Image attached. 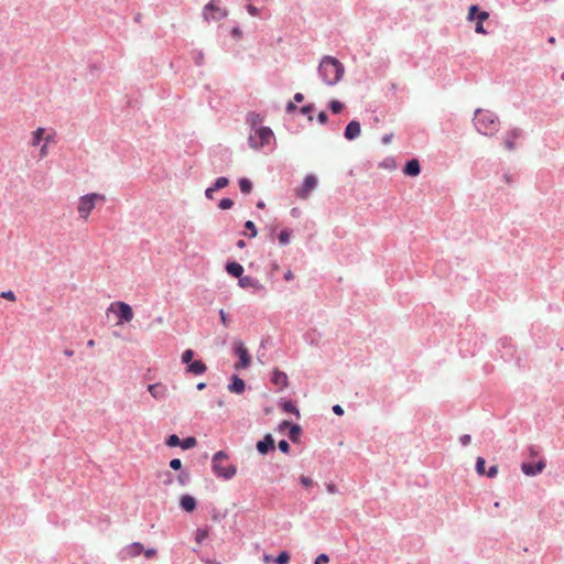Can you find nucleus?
<instances>
[{"label": "nucleus", "mask_w": 564, "mask_h": 564, "mask_svg": "<svg viewBox=\"0 0 564 564\" xmlns=\"http://www.w3.org/2000/svg\"><path fill=\"white\" fill-rule=\"evenodd\" d=\"M344 72V65L332 56H325L318 67V73L323 78V82L330 86L337 84L341 79Z\"/></svg>", "instance_id": "1"}, {"label": "nucleus", "mask_w": 564, "mask_h": 564, "mask_svg": "<svg viewBox=\"0 0 564 564\" xmlns=\"http://www.w3.org/2000/svg\"><path fill=\"white\" fill-rule=\"evenodd\" d=\"M474 124L481 134L491 137L498 130L499 121L494 112L478 109L475 112Z\"/></svg>", "instance_id": "2"}, {"label": "nucleus", "mask_w": 564, "mask_h": 564, "mask_svg": "<svg viewBox=\"0 0 564 564\" xmlns=\"http://www.w3.org/2000/svg\"><path fill=\"white\" fill-rule=\"evenodd\" d=\"M228 454L225 451L216 452L212 457V471L217 478L224 480L232 479L237 474V467L234 464H229L226 468H221V460L227 459Z\"/></svg>", "instance_id": "3"}, {"label": "nucleus", "mask_w": 564, "mask_h": 564, "mask_svg": "<svg viewBox=\"0 0 564 564\" xmlns=\"http://www.w3.org/2000/svg\"><path fill=\"white\" fill-rule=\"evenodd\" d=\"M195 351L185 349L181 356V362L185 366V372L193 376H202L207 371V366L202 359H194Z\"/></svg>", "instance_id": "4"}, {"label": "nucleus", "mask_w": 564, "mask_h": 564, "mask_svg": "<svg viewBox=\"0 0 564 564\" xmlns=\"http://www.w3.org/2000/svg\"><path fill=\"white\" fill-rule=\"evenodd\" d=\"M105 202V196L98 193H88L79 197L77 210L79 216L87 219L97 202Z\"/></svg>", "instance_id": "5"}, {"label": "nucleus", "mask_w": 564, "mask_h": 564, "mask_svg": "<svg viewBox=\"0 0 564 564\" xmlns=\"http://www.w3.org/2000/svg\"><path fill=\"white\" fill-rule=\"evenodd\" d=\"M107 311L112 312L117 316L118 325L129 323L133 318L132 307L128 303L122 301L112 302Z\"/></svg>", "instance_id": "6"}, {"label": "nucleus", "mask_w": 564, "mask_h": 564, "mask_svg": "<svg viewBox=\"0 0 564 564\" xmlns=\"http://www.w3.org/2000/svg\"><path fill=\"white\" fill-rule=\"evenodd\" d=\"M498 351L506 361H510L512 359L516 360V364L519 368L523 367L521 362V358L517 357V347L513 344L512 339L509 337H502L498 341Z\"/></svg>", "instance_id": "7"}, {"label": "nucleus", "mask_w": 564, "mask_h": 564, "mask_svg": "<svg viewBox=\"0 0 564 564\" xmlns=\"http://www.w3.org/2000/svg\"><path fill=\"white\" fill-rule=\"evenodd\" d=\"M232 352L238 358V361L235 364V369H246L251 365V355L241 340H236L234 343Z\"/></svg>", "instance_id": "8"}, {"label": "nucleus", "mask_w": 564, "mask_h": 564, "mask_svg": "<svg viewBox=\"0 0 564 564\" xmlns=\"http://www.w3.org/2000/svg\"><path fill=\"white\" fill-rule=\"evenodd\" d=\"M250 122L253 130L250 139L257 138L260 141H269L273 138V131L269 127L262 126V120L259 116L252 115Z\"/></svg>", "instance_id": "9"}, {"label": "nucleus", "mask_w": 564, "mask_h": 564, "mask_svg": "<svg viewBox=\"0 0 564 564\" xmlns=\"http://www.w3.org/2000/svg\"><path fill=\"white\" fill-rule=\"evenodd\" d=\"M546 467V460L544 458H540L536 462H522L520 465L521 471L529 477H535L540 475Z\"/></svg>", "instance_id": "10"}, {"label": "nucleus", "mask_w": 564, "mask_h": 564, "mask_svg": "<svg viewBox=\"0 0 564 564\" xmlns=\"http://www.w3.org/2000/svg\"><path fill=\"white\" fill-rule=\"evenodd\" d=\"M227 15V11L220 8L215 0H212L204 8L205 20L220 21Z\"/></svg>", "instance_id": "11"}, {"label": "nucleus", "mask_w": 564, "mask_h": 564, "mask_svg": "<svg viewBox=\"0 0 564 564\" xmlns=\"http://www.w3.org/2000/svg\"><path fill=\"white\" fill-rule=\"evenodd\" d=\"M318 181L314 174H308L304 177L300 189L296 195L300 198H306L308 194L317 187Z\"/></svg>", "instance_id": "12"}, {"label": "nucleus", "mask_w": 564, "mask_h": 564, "mask_svg": "<svg viewBox=\"0 0 564 564\" xmlns=\"http://www.w3.org/2000/svg\"><path fill=\"white\" fill-rule=\"evenodd\" d=\"M256 448L258 453L262 456L268 455L275 449V442L273 436L270 433H267L261 440H259L256 444Z\"/></svg>", "instance_id": "13"}, {"label": "nucleus", "mask_w": 564, "mask_h": 564, "mask_svg": "<svg viewBox=\"0 0 564 564\" xmlns=\"http://www.w3.org/2000/svg\"><path fill=\"white\" fill-rule=\"evenodd\" d=\"M238 285L239 288L241 289H248V288H251L253 289L254 293H260V292H263L265 293V288L263 284L260 283V281L253 276H250V275H242L239 280H238Z\"/></svg>", "instance_id": "14"}, {"label": "nucleus", "mask_w": 564, "mask_h": 564, "mask_svg": "<svg viewBox=\"0 0 564 564\" xmlns=\"http://www.w3.org/2000/svg\"><path fill=\"white\" fill-rule=\"evenodd\" d=\"M278 406L281 411L288 414L294 415L296 419L301 417L300 409L296 405L295 401L286 398H282L278 402Z\"/></svg>", "instance_id": "15"}, {"label": "nucleus", "mask_w": 564, "mask_h": 564, "mask_svg": "<svg viewBox=\"0 0 564 564\" xmlns=\"http://www.w3.org/2000/svg\"><path fill=\"white\" fill-rule=\"evenodd\" d=\"M270 380L274 386L279 387V390L288 388L290 384L288 375L279 368L272 370Z\"/></svg>", "instance_id": "16"}, {"label": "nucleus", "mask_w": 564, "mask_h": 564, "mask_svg": "<svg viewBox=\"0 0 564 564\" xmlns=\"http://www.w3.org/2000/svg\"><path fill=\"white\" fill-rule=\"evenodd\" d=\"M421 163L416 158L410 159L405 162L402 173L409 177H416L421 174Z\"/></svg>", "instance_id": "17"}, {"label": "nucleus", "mask_w": 564, "mask_h": 564, "mask_svg": "<svg viewBox=\"0 0 564 564\" xmlns=\"http://www.w3.org/2000/svg\"><path fill=\"white\" fill-rule=\"evenodd\" d=\"M225 271L231 278L240 279L243 275V267L236 260H227L225 263Z\"/></svg>", "instance_id": "18"}, {"label": "nucleus", "mask_w": 564, "mask_h": 564, "mask_svg": "<svg viewBox=\"0 0 564 564\" xmlns=\"http://www.w3.org/2000/svg\"><path fill=\"white\" fill-rule=\"evenodd\" d=\"M228 390L235 394H241L246 390V382L238 375L234 373L229 378Z\"/></svg>", "instance_id": "19"}, {"label": "nucleus", "mask_w": 564, "mask_h": 564, "mask_svg": "<svg viewBox=\"0 0 564 564\" xmlns=\"http://www.w3.org/2000/svg\"><path fill=\"white\" fill-rule=\"evenodd\" d=\"M180 508L187 513L194 512L197 508L196 498L189 494L182 495L180 498Z\"/></svg>", "instance_id": "20"}, {"label": "nucleus", "mask_w": 564, "mask_h": 564, "mask_svg": "<svg viewBox=\"0 0 564 564\" xmlns=\"http://www.w3.org/2000/svg\"><path fill=\"white\" fill-rule=\"evenodd\" d=\"M149 393L156 400H164L166 398V387L161 383H151L148 386Z\"/></svg>", "instance_id": "21"}, {"label": "nucleus", "mask_w": 564, "mask_h": 564, "mask_svg": "<svg viewBox=\"0 0 564 564\" xmlns=\"http://www.w3.org/2000/svg\"><path fill=\"white\" fill-rule=\"evenodd\" d=\"M302 433V426L297 423L292 422L288 430V437L293 444H297L301 441Z\"/></svg>", "instance_id": "22"}, {"label": "nucleus", "mask_w": 564, "mask_h": 564, "mask_svg": "<svg viewBox=\"0 0 564 564\" xmlns=\"http://www.w3.org/2000/svg\"><path fill=\"white\" fill-rule=\"evenodd\" d=\"M359 133H360L359 122L356 120L350 121L346 127L345 137L347 139L351 140V139L357 138L359 135Z\"/></svg>", "instance_id": "23"}, {"label": "nucleus", "mask_w": 564, "mask_h": 564, "mask_svg": "<svg viewBox=\"0 0 564 564\" xmlns=\"http://www.w3.org/2000/svg\"><path fill=\"white\" fill-rule=\"evenodd\" d=\"M34 141H51L55 138V133H47L44 128H39L33 132Z\"/></svg>", "instance_id": "24"}, {"label": "nucleus", "mask_w": 564, "mask_h": 564, "mask_svg": "<svg viewBox=\"0 0 564 564\" xmlns=\"http://www.w3.org/2000/svg\"><path fill=\"white\" fill-rule=\"evenodd\" d=\"M291 236L292 230L290 228H283L278 235L280 246H288L291 242Z\"/></svg>", "instance_id": "25"}, {"label": "nucleus", "mask_w": 564, "mask_h": 564, "mask_svg": "<svg viewBox=\"0 0 564 564\" xmlns=\"http://www.w3.org/2000/svg\"><path fill=\"white\" fill-rule=\"evenodd\" d=\"M238 185H239L240 192L245 195L250 194L253 188V184L248 177L239 178Z\"/></svg>", "instance_id": "26"}, {"label": "nucleus", "mask_w": 564, "mask_h": 564, "mask_svg": "<svg viewBox=\"0 0 564 564\" xmlns=\"http://www.w3.org/2000/svg\"><path fill=\"white\" fill-rule=\"evenodd\" d=\"M229 185V178L226 177V176H219L217 177L213 184L210 185L212 186V191H220L225 187H227Z\"/></svg>", "instance_id": "27"}, {"label": "nucleus", "mask_w": 564, "mask_h": 564, "mask_svg": "<svg viewBox=\"0 0 564 564\" xmlns=\"http://www.w3.org/2000/svg\"><path fill=\"white\" fill-rule=\"evenodd\" d=\"M378 166L380 169L390 170V171H393L398 167L397 161L393 156H387L378 164Z\"/></svg>", "instance_id": "28"}, {"label": "nucleus", "mask_w": 564, "mask_h": 564, "mask_svg": "<svg viewBox=\"0 0 564 564\" xmlns=\"http://www.w3.org/2000/svg\"><path fill=\"white\" fill-rule=\"evenodd\" d=\"M243 227L248 232H242V235H247L250 239L257 237L258 228L252 220L245 221Z\"/></svg>", "instance_id": "29"}, {"label": "nucleus", "mask_w": 564, "mask_h": 564, "mask_svg": "<svg viewBox=\"0 0 564 564\" xmlns=\"http://www.w3.org/2000/svg\"><path fill=\"white\" fill-rule=\"evenodd\" d=\"M197 444V440L194 436H187L184 438H181L180 447L184 451L194 448Z\"/></svg>", "instance_id": "30"}, {"label": "nucleus", "mask_w": 564, "mask_h": 564, "mask_svg": "<svg viewBox=\"0 0 564 564\" xmlns=\"http://www.w3.org/2000/svg\"><path fill=\"white\" fill-rule=\"evenodd\" d=\"M290 560H291L290 552L283 550L278 553V555L273 560V563L274 564H289Z\"/></svg>", "instance_id": "31"}, {"label": "nucleus", "mask_w": 564, "mask_h": 564, "mask_svg": "<svg viewBox=\"0 0 564 564\" xmlns=\"http://www.w3.org/2000/svg\"><path fill=\"white\" fill-rule=\"evenodd\" d=\"M475 470L479 476H485L486 474V459L481 456H478L475 464Z\"/></svg>", "instance_id": "32"}, {"label": "nucleus", "mask_w": 564, "mask_h": 564, "mask_svg": "<svg viewBox=\"0 0 564 564\" xmlns=\"http://www.w3.org/2000/svg\"><path fill=\"white\" fill-rule=\"evenodd\" d=\"M208 536V529L207 528H197L195 530V541L198 544H202Z\"/></svg>", "instance_id": "33"}, {"label": "nucleus", "mask_w": 564, "mask_h": 564, "mask_svg": "<svg viewBox=\"0 0 564 564\" xmlns=\"http://www.w3.org/2000/svg\"><path fill=\"white\" fill-rule=\"evenodd\" d=\"M177 481L181 486H186L191 481V475L187 469L180 470V474L177 475Z\"/></svg>", "instance_id": "34"}, {"label": "nucleus", "mask_w": 564, "mask_h": 564, "mask_svg": "<svg viewBox=\"0 0 564 564\" xmlns=\"http://www.w3.org/2000/svg\"><path fill=\"white\" fill-rule=\"evenodd\" d=\"M181 438L176 434H170L165 438V445L169 447H180Z\"/></svg>", "instance_id": "35"}, {"label": "nucleus", "mask_w": 564, "mask_h": 564, "mask_svg": "<svg viewBox=\"0 0 564 564\" xmlns=\"http://www.w3.org/2000/svg\"><path fill=\"white\" fill-rule=\"evenodd\" d=\"M129 547H130V550H131V554H132L133 556H138V555L142 554V553H143V551H144V546H143V544H142V543H140V542H133V543H131V544H130V546H129Z\"/></svg>", "instance_id": "36"}, {"label": "nucleus", "mask_w": 564, "mask_h": 564, "mask_svg": "<svg viewBox=\"0 0 564 564\" xmlns=\"http://www.w3.org/2000/svg\"><path fill=\"white\" fill-rule=\"evenodd\" d=\"M234 200L229 197H224L219 200L218 203V208L223 209V210H226V209H230L232 206H234Z\"/></svg>", "instance_id": "37"}, {"label": "nucleus", "mask_w": 564, "mask_h": 564, "mask_svg": "<svg viewBox=\"0 0 564 564\" xmlns=\"http://www.w3.org/2000/svg\"><path fill=\"white\" fill-rule=\"evenodd\" d=\"M299 482L304 487L305 489H310L314 486V481L311 477L301 475L299 478Z\"/></svg>", "instance_id": "38"}, {"label": "nucleus", "mask_w": 564, "mask_h": 564, "mask_svg": "<svg viewBox=\"0 0 564 564\" xmlns=\"http://www.w3.org/2000/svg\"><path fill=\"white\" fill-rule=\"evenodd\" d=\"M278 448L283 454H290L291 453V445L286 440H281L278 443Z\"/></svg>", "instance_id": "39"}, {"label": "nucleus", "mask_w": 564, "mask_h": 564, "mask_svg": "<svg viewBox=\"0 0 564 564\" xmlns=\"http://www.w3.org/2000/svg\"><path fill=\"white\" fill-rule=\"evenodd\" d=\"M219 319H220V323L225 326V327H229L230 326V323H231V319L229 317V315L225 312V310L220 308L219 312Z\"/></svg>", "instance_id": "40"}, {"label": "nucleus", "mask_w": 564, "mask_h": 564, "mask_svg": "<svg viewBox=\"0 0 564 564\" xmlns=\"http://www.w3.org/2000/svg\"><path fill=\"white\" fill-rule=\"evenodd\" d=\"M169 466L171 469L175 471H180L183 469L182 460L180 458H172L169 463Z\"/></svg>", "instance_id": "41"}, {"label": "nucleus", "mask_w": 564, "mask_h": 564, "mask_svg": "<svg viewBox=\"0 0 564 564\" xmlns=\"http://www.w3.org/2000/svg\"><path fill=\"white\" fill-rule=\"evenodd\" d=\"M34 147L41 145L39 150V160L43 159L47 154V145L48 143H31Z\"/></svg>", "instance_id": "42"}, {"label": "nucleus", "mask_w": 564, "mask_h": 564, "mask_svg": "<svg viewBox=\"0 0 564 564\" xmlns=\"http://www.w3.org/2000/svg\"><path fill=\"white\" fill-rule=\"evenodd\" d=\"M329 107L334 113H339L343 110L344 105L338 100H333Z\"/></svg>", "instance_id": "43"}, {"label": "nucleus", "mask_w": 564, "mask_h": 564, "mask_svg": "<svg viewBox=\"0 0 564 564\" xmlns=\"http://www.w3.org/2000/svg\"><path fill=\"white\" fill-rule=\"evenodd\" d=\"M329 562V556L326 553H321L314 560V564H327Z\"/></svg>", "instance_id": "44"}, {"label": "nucleus", "mask_w": 564, "mask_h": 564, "mask_svg": "<svg viewBox=\"0 0 564 564\" xmlns=\"http://www.w3.org/2000/svg\"><path fill=\"white\" fill-rule=\"evenodd\" d=\"M498 475V465H491L488 469H486L485 476L488 478H495Z\"/></svg>", "instance_id": "45"}, {"label": "nucleus", "mask_w": 564, "mask_h": 564, "mask_svg": "<svg viewBox=\"0 0 564 564\" xmlns=\"http://www.w3.org/2000/svg\"><path fill=\"white\" fill-rule=\"evenodd\" d=\"M0 297L12 301V302L15 301V299H17L14 292L11 290L1 292Z\"/></svg>", "instance_id": "46"}, {"label": "nucleus", "mask_w": 564, "mask_h": 564, "mask_svg": "<svg viewBox=\"0 0 564 564\" xmlns=\"http://www.w3.org/2000/svg\"><path fill=\"white\" fill-rule=\"evenodd\" d=\"M471 442V436L469 434H463L459 436V443L462 446H468Z\"/></svg>", "instance_id": "47"}, {"label": "nucleus", "mask_w": 564, "mask_h": 564, "mask_svg": "<svg viewBox=\"0 0 564 564\" xmlns=\"http://www.w3.org/2000/svg\"><path fill=\"white\" fill-rule=\"evenodd\" d=\"M291 423H292L291 421L283 420V421H281V422L279 423V425H278V429H276V430H278L279 432H284V431L289 430V426L291 425Z\"/></svg>", "instance_id": "48"}, {"label": "nucleus", "mask_w": 564, "mask_h": 564, "mask_svg": "<svg viewBox=\"0 0 564 564\" xmlns=\"http://www.w3.org/2000/svg\"><path fill=\"white\" fill-rule=\"evenodd\" d=\"M158 550L154 547L144 549L143 554L147 558H152L156 555Z\"/></svg>", "instance_id": "49"}, {"label": "nucleus", "mask_w": 564, "mask_h": 564, "mask_svg": "<svg viewBox=\"0 0 564 564\" xmlns=\"http://www.w3.org/2000/svg\"><path fill=\"white\" fill-rule=\"evenodd\" d=\"M479 10L477 6H471L468 11V20L476 19V13L478 14Z\"/></svg>", "instance_id": "50"}, {"label": "nucleus", "mask_w": 564, "mask_h": 564, "mask_svg": "<svg viewBox=\"0 0 564 564\" xmlns=\"http://www.w3.org/2000/svg\"><path fill=\"white\" fill-rule=\"evenodd\" d=\"M247 11L252 17L259 15V9L257 7H254L253 4H248L247 6Z\"/></svg>", "instance_id": "51"}, {"label": "nucleus", "mask_w": 564, "mask_h": 564, "mask_svg": "<svg viewBox=\"0 0 564 564\" xmlns=\"http://www.w3.org/2000/svg\"><path fill=\"white\" fill-rule=\"evenodd\" d=\"M300 110H301V112L303 115L308 116L310 120H312V117L310 116V113L313 111V106L312 105H306V106L302 107Z\"/></svg>", "instance_id": "52"}, {"label": "nucleus", "mask_w": 564, "mask_h": 564, "mask_svg": "<svg viewBox=\"0 0 564 564\" xmlns=\"http://www.w3.org/2000/svg\"><path fill=\"white\" fill-rule=\"evenodd\" d=\"M489 18V13L487 11H479L477 14L478 22H484Z\"/></svg>", "instance_id": "53"}, {"label": "nucleus", "mask_w": 564, "mask_h": 564, "mask_svg": "<svg viewBox=\"0 0 564 564\" xmlns=\"http://www.w3.org/2000/svg\"><path fill=\"white\" fill-rule=\"evenodd\" d=\"M332 410H333V412H334L336 415H339V416H341V415L344 414V412H345V411H344V409H343V406H341V405H339V404H335V405H333Z\"/></svg>", "instance_id": "54"}, {"label": "nucleus", "mask_w": 564, "mask_h": 564, "mask_svg": "<svg viewBox=\"0 0 564 564\" xmlns=\"http://www.w3.org/2000/svg\"><path fill=\"white\" fill-rule=\"evenodd\" d=\"M267 144L268 143H249L250 148L254 149L256 151H261Z\"/></svg>", "instance_id": "55"}, {"label": "nucleus", "mask_w": 564, "mask_h": 564, "mask_svg": "<svg viewBox=\"0 0 564 564\" xmlns=\"http://www.w3.org/2000/svg\"><path fill=\"white\" fill-rule=\"evenodd\" d=\"M283 279L288 282L292 281L294 279V274L291 270H288L284 274H283Z\"/></svg>", "instance_id": "56"}, {"label": "nucleus", "mask_w": 564, "mask_h": 564, "mask_svg": "<svg viewBox=\"0 0 564 564\" xmlns=\"http://www.w3.org/2000/svg\"><path fill=\"white\" fill-rule=\"evenodd\" d=\"M503 180L509 185H511L514 182L513 176L511 174H509V173H505L503 174Z\"/></svg>", "instance_id": "57"}, {"label": "nucleus", "mask_w": 564, "mask_h": 564, "mask_svg": "<svg viewBox=\"0 0 564 564\" xmlns=\"http://www.w3.org/2000/svg\"><path fill=\"white\" fill-rule=\"evenodd\" d=\"M475 31L480 34H486V30L482 26V22H477Z\"/></svg>", "instance_id": "58"}, {"label": "nucleus", "mask_w": 564, "mask_h": 564, "mask_svg": "<svg viewBox=\"0 0 564 564\" xmlns=\"http://www.w3.org/2000/svg\"><path fill=\"white\" fill-rule=\"evenodd\" d=\"M326 488H327V491L330 492V494H335L337 492V487L335 484L333 482H329L326 485Z\"/></svg>", "instance_id": "59"}, {"label": "nucleus", "mask_w": 564, "mask_h": 564, "mask_svg": "<svg viewBox=\"0 0 564 564\" xmlns=\"http://www.w3.org/2000/svg\"><path fill=\"white\" fill-rule=\"evenodd\" d=\"M165 476L164 485H171L173 482V475L170 471H165Z\"/></svg>", "instance_id": "60"}, {"label": "nucleus", "mask_w": 564, "mask_h": 564, "mask_svg": "<svg viewBox=\"0 0 564 564\" xmlns=\"http://www.w3.org/2000/svg\"><path fill=\"white\" fill-rule=\"evenodd\" d=\"M214 192H215V191H212V186L207 187V188L205 189V197H206L207 199H213V198H214V196H213Z\"/></svg>", "instance_id": "61"}, {"label": "nucleus", "mask_w": 564, "mask_h": 564, "mask_svg": "<svg viewBox=\"0 0 564 564\" xmlns=\"http://www.w3.org/2000/svg\"><path fill=\"white\" fill-rule=\"evenodd\" d=\"M262 558H263V562L267 563V564L273 563V560H274V557L272 555L267 554V553L263 554Z\"/></svg>", "instance_id": "62"}, {"label": "nucleus", "mask_w": 564, "mask_h": 564, "mask_svg": "<svg viewBox=\"0 0 564 564\" xmlns=\"http://www.w3.org/2000/svg\"><path fill=\"white\" fill-rule=\"evenodd\" d=\"M231 34H232L235 37L239 39V37H241L242 32H241V30H240L239 28H234V29H232V31H231Z\"/></svg>", "instance_id": "63"}, {"label": "nucleus", "mask_w": 564, "mask_h": 564, "mask_svg": "<svg viewBox=\"0 0 564 564\" xmlns=\"http://www.w3.org/2000/svg\"><path fill=\"white\" fill-rule=\"evenodd\" d=\"M203 561L206 563V564H221L220 562L214 560V558H203Z\"/></svg>", "instance_id": "64"}]
</instances>
